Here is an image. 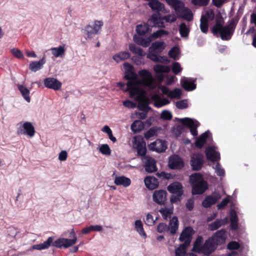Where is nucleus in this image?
<instances>
[{
	"instance_id": "nucleus-26",
	"label": "nucleus",
	"mask_w": 256,
	"mask_h": 256,
	"mask_svg": "<svg viewBox=\"0 0 256 256\" xmlns=\"http://www.w3.org/2000/svg\"><path fill=\"white\" fill-rule=\"evenodd\" d=\"M54 238L50 236L44 242L34 244L32 246L33 250H42L48 248L50 246H52Z\"/></svg>"
},
{
	"instance_id": "nucleus-63",
	"label": "nucleus",
	"mask_w": 256,
	"mask_h": 256,
	"mask_svg": "<svg viewBox=\"0 0 256 256\" xmlns=\"http://www.w3.org/2000/svg\"><path fill=\"white\" fill-rule=\"evenodd\" d=\"M155 221L156 220H154L153 216L151 214H148L146 215V219L144 220V222L146 225L152 226L154 224Z\"/></svg>"
},
{
	"instance_id": "nucleus-37",
	"label": "nucleus",
	"mask_w": 256,
	"mask_h": 256,
	"mask_svg": "<svg viewBox=\"0 0 256 256\" xmlns=\"http://www.w3.org/2000/svg\"><path fill=\"white\" fill-rule=\"evenodd\" d=\"M102 230V227L100 225H90L89 226L84 228L82 232L84 234H88L92 232H100Z\"/></svg>"
},
{
	"instance_id": "nucleus-1",
	"label": "nucleus",
	"mask_w": 256,
	"mask_h": 256,
	"mask_svg": "<svg viewBox=\"0 0 256 256\" xmlns=\"http://www.w3.org/2000/svg\"><path fill=\"white\" fill-rule=\"evenodd\" d=\"M226 232L222 228L214 232L212 236L206 240L203 244L202 254L209 256L213 253L218 246L224 244L226 238Z\"/></svg>"
},
{
	"instance_id": "nucleus-52",
	"label": "nucleus",
	"mask_w": 256,
	"mask_h": 256,
	"mask_svg": "<svg viewBox=\"0 0 256 256\" xmlns=\"http://www.w3.org/2000/svg\"><path fill=\"white\" fill-rule=\"evenodd\" d=\"M158 133V128L155 127L150 128L148 131L144 133V138L146 140H148L150 138L156 136Z\"/></svg>"
},
{
	"instance_id": "nucleus-43",
	"label": "nucleus",
	"mask_w": 256,
	"mask_h": 256,
	"mask_svg": "<svg viewBox=\"0 0 256 256\" xmlns=\"http://www.w3.org/2000/svg\"><path fill=\"white\" fill-rule=\"evenodd\" d=\"M168 34V32L163 29H160L156 32H153L150 36V38L152 40L161 38L164 36Z\"/></svg>"
},
{
	"instance_id": "nucleus-55",
	"label": "nucleus",
	"mask_w": 256,
	"mask_h": 256,
	"mask_svg": "<svg viewBox=\"0 0 256 256\" xmlns=\"http://www.w3.org/2000/svg\"><path fill=\"white\" fill-rule=\"evenodd\" d=\"M240 248V244L234 240H232L229 242L227 245V248L232 250H238Z\"/></svg>"
},
{
	"instance_id": "nucleus-31",
	"label": "nucleus",
	"mask_w": 256,
	"mask_h": 256,
	"mask_svg": "<svg viewBox=\"0 0 256 256\" xmlns=\"http://www.w3.org/2000/svg\"><path fill=\"white\" fill-rule=\"evenodd\" d=\"M150 26L148 23H144L137 25L136 27V32L140 36H144L150 30Z\"/></svg>"
},
{
	"instance_id": "nucleus-21",
	"label": "nucleus",
	"mask_w": 256,
	"mask_h": 256,
	"mask_svg": "<svg viewBox=\"0 0 256 256\" xmlns=\"http://www.w3.org/2000/svg\"><path fill=\"white\" fill-rule=\"evenodd\" d=\"M144 162V169L146 172L151 173L157 170L156 160L152 158L146 156Z\"/></svg>"
},
{
	"instance_id": "nucleus-48",
	"label": "nucleus",
	"mask_w": 256,
	"mask_h": 256,
	"mask_svg": "<svg viewBox=\"0 0 256 256\" xmlns=\"http://www.w3.org/2000/svg\"><path fill=\"white\" fill-rule=\"evenodd\" d=\"M179 48L177 46H173L168 52L169 56L175 60L179 59Z\"/></svg>"
},
{
	"instance_id": "nucleus-49",
	"label": "nucleus",
	"mask_w": 256,
	"mask_h": 256,
	"mask_svg": "<svg viewBox=\"0 0 256 256\" xmlns=\"http://www.w3.org/2000/svg\"><path fill=\"white\" fill-rule=\"evenodd\" d=\"M136 148L137 150L138 156H144L146 153V147L145 144H144V142H138V144Z\"/></svg>"
},
{
	"instance_id": "nucleus-47",
	"label": "nucleus",
	"mask_w": 256,
	"mask_h": 256,
	"mask_svg": "<svg viewBox=\"0 0 256 256\" xmlns=\"http://www.w3.org/2000/svg\"><path fill=\"white\" fill-rule=\"evenodd\" d=\"M179 32L182 37H187L190 32V28L184 22H182L179 26Z\"/></svg>"
},
{
	"instance_id": "nucleus-15",
	"label": "nucleus",
	"mask_w": 256,
	"mask_h": 256,
	"mask_svg": "<svg viewBox=\"0 0 256 256\" xmlns=\"http://www.w3.org/2000/svg\"><path fill=\"white\" fill-rule=\"evenodd\" d=\"M211 140H212V134L209 130H207L197 138L195 142V146L198 148H202L206 141Z\"/></svg>"
},
{
	"instance_id": "nucleus-46",
	"label": "nucleus",
	"mask_w": 256,
	"mask_h": 256,
	"mask_svg": "<svg viewBox=\"0 0 256 256\" xmlns=\"http://www.w3.org/2000/svg\"><path fill=\"white\" fill-rule=\"evenodd\" d=\"M52 54L56 58L62 56L64 54L65 49L64 46H60L57 48H51Z\"/></svg>"
},
{
	"instance_id": "nucleus-38",
	"label": "nucleus",
	"mask_w": 256,
	"mask_h": 256,
	"mask_svg": "<svg viewBox=\"0 0 256 256\" xmlns=\"http://www.w3.org/2000/svg\"><path fill=\"white\" fill-rule=\"evenodd\" d=\"M144 124L140 120H136L131 125V129L134 133L140 132L144 128Z\"/></svg>"
},
{
	"instance_id": "nucleus-4",
	"label": "nucleus",
	"mask_w": 256,
	"mask_h": 256,
	"mask_svg": "<svg viewBox=\"0 0 256 256\" xmlns=\"http://www.w3.org/2000/svg\"><path fill=\"white\" fill-rule=\"evenodd\" d=\"M176 119L181 122L183 125L186 126V127L188 128L192 135L194 136H196L198 135L197 128L200 125V123L198 121L188 118H176Z\"/></svg>"
},
{
	"instance_id": "nucleus-3",
	"label": "nucleus",
	"mask_w": 256,
	"mask_h": 256,
	"mask_svg": "<svg viewBox=\"0 0 256 256\" xmlns=\"http://www.w3.org/2000/svg\"><path fill=\"white\" fill-rule=\"evenodd\" d=\"M185 166L184 160L179 155L173 154L168 158V166L172 170H181Z\"/></svg>"
},
{
	"instance_id": "nucleus-20",
	"label": "nucleus",
	"mask_w": 256,
	"mask_h": 256,
	"mask_svg": "<svg viewBox=\"0 0 256 256\" xmlns=\"http://www.w3.org/2000/svg\"><path fill=\"white\" fill-rule=\"evenodd\" d=\"M148 5L153 11L156 12H168L164 8V4L158 0H150L148 3Z\"/></svg>"
},
{
	"instance_id": "nucleus-57",
	"label": "nucleus",
	"mask_w": 256,
	"mask_h": 256,
	"mask_svg": "<svg viewBox=\"0 0 256 256\" xmlns=\"http://www.w3.org/2000/svg\"><path fill=\"white\" fill-rule=\"evenodd\" d=\"M242 14V12L240 11V10H238V11L236 16L232 18L229 22L230 23L232 24L234 26L236 27V24L239 20L240 19L241 16Z\"/></svg>"
},
{
	"instance_id": "nucleus-27",
	"label": "nucleus",
	"mask_w": 256,
	"mask_h": 256,
	"mask_svg": "<svg viewBox=\"0 0 256 256\" xmlns=\"http://www.w3.org/2000/svg\"><path fill=\"white\" fill-rule=\"evenodd\" d=\"M168 226V230L170 232L171 234H174L176 233L178 228V220L176 216H174L170 220Z\"/></svg>"
},
{
	"instance_id": "nucleus-45",
	"label": "nucleus",
	"mask_w": 256,
	"mask_h": 256,
	"mask_svg": "<svg viewBox=\"0 0 256 256\" xmlns=\"http://www.w3.org/2000/svg\"><path fill=\"white\" fill-rule=\"evenodd\" d=\"M185 127L186 126L183 125L182 123V125H178L172 127L171 132L176 137H178L184 131Z\"/></svg>"
},
{
	"instance_id": "nucleus-35",
	"label": "nucleus",
	"mask_w": 256,
	"mask_h": 256,
	"mask_svg": "<svg viewBox=\"0 0 256 256\" xmlns=\"http://www.w3.org/2000/svg\"><path fill=\"white\" fill-rule=\"evenodd\" d=\"M130 54L128 52H121L114 56L113 59L117 62H120L121 60H124L130 58Z\"/></svg>"
},
{
	"instance_id": "nucleus-25",
	"label": "nucleus",
	"mask_w": 256,
	"mask_h": 256,
	"mask_svg": "<svg viewBox=\"0 0 256 256\" xmlns=\"http://www.w3.org/2000/svg\"><path fill=\"white\" fill-rule=\"evenodd\" d=\"M46 63L44 56L39 61H32L29 64V69L32 72H36L43 68V65Z\"/></svg>"
},
{
	"instance_id": "nucleus-10",
	"label": "nucleus",
	"mask_w": 256,
	"mask_h": 256,
	"mask_svg": "<svg viewBox=\"0 0 256 256\" xmlns=\"http://www.w3.org/2000/svg\"><path fill=\"white\" fill-rule=\"evenodd\" d=\"M77 241V238L68 239L65 238H59L55 241H52V246L58 248H68L75 244Z\"/></svg>"
},
{
	"instance_id": "nucleus-58",
	"label": "nucleus",
	"mask_w": 256,
	"mask_h": 256,
	"mask_svg": "<svg viewBox=\"0 0 256 256\" xmlns=\"http://www.w3.org/2000/svg\"><path fill=\"white\" fill-rule=\"evenodd\" d=\"M12 54L19 59L24 58V56L21 50L16 48H13L10 50Z\"/></svg>"
},
{
	"instance_id": "nucleus-40",
	"label": "nucleus",
	"mask_w": 256,
	"mask_h": 256,
	"mask_svg": "<svg viewBox=\"0 0 256 256\" xmlns=\"http://www.w3.org/2000/svg\"><path fill=\"white\" fill-rule=\"evenodd\" d=\"M129 49L134 54H137L140 56H145L146 54L144 50L140 47H137L134 44H129Z\"/></svg>"
},
{
	"instance_id": "nucleus-44",
	"label": "nucleus",
	"mask_w": 256,
	"mask_h": 256,
	"mask_svg": "<svg viewBox=\"0 0 256 256\" xmlns=\"http://www.w3.org/2000/svg\"><path fill=\"white\" fill-rule=\"evenodd\" d=\"M190 245V242H187L186 244H181L178 248L176 250V256H184L186 254V249Z\"/></svg>"
},
{
	"instance_id": "nucleus-22",
	"label": "nucleus",
	"mask_w": 256,
	"mask_h": 256,
	"mask_svg": "<svg viewBox=\"0 0 256 256\" xmlns=\"http://www.w3.org/2000/svg\"><path fill=\"white\" fill-rule=\"evenodd\" d=\"M146 187L150 190L157 188L159 184L158 180L154 176H148L144 180Z\"/></svg>"
},
{
	"instance_id": "nucleus-7",
	"label": "nucleus",
	"mask_w": 256,
	"mask_h": 256,
	"mask_svg": "<svg viewBox=\"0 0 256 256\" xmlns=\"http://www.w3.org/2000/svg\"><path fill=\"white\" fill-rule=\"evenodd\" d=\"M235 28L228 22V24L220 28L218 36H220L221 39L224 40H230L234 34Z\"/></svg>"
},
{
	"instance_id": "nucleus-56",
	"label": "nucleus",
	"mask_w": 256,
	"mask_h": 256,
	"mask_svg": "<svg viewBox=\"0 0 256 256\" xmlns=\"http://www.w3.org/2000/svg\"><path fill=\"white\" fill-rule=\"evenodd\" d=\"M163 20L168 23H172L177 20L176 16L174 14H170L162 16Z\"/></svg>"
},
{
	"instance_id": "nucleus-23",
	"label": "nucleus",
	"mask_w": 256,
	"mask_h": 256,
	"mask_svg": "<svg viewBox=\"0 0 256 256\" xmlns=\"http://www.w3.org/2000/svg\"><path fill=\"white\" fill-rule=\"evenodd\" d=\"M166 2L176 12V14L180 12V11L184 6V4L180 0H165Z\"/></svg>"
},
{
	"instance_id": "nucleus-64",
	"label": "nucleus",
	"mask_w": 256,
	"mask_h": 256,
	"mask_svg": "<svg viewBox=\"0 0 256 256\" xmlns=\"http://www.w3.org/2000/svg\"><path fill=\"white\" fill-rule=\"evenodd\" d=\"M194 200L193 198L188 199L186 204V209L188 211H192L194 208Z\"/></svg>"
},
{
	"instance_id": "nucleus-50",
	"label": "nucleus",
	"mask_w": 256,
	"mask_h": 256,
	"mask_svg": "<svg viewBox=\"0 0 256 256\" xmlns=\"http://www.w3.org/2000/svg\"><path fill=\"white\" fill-rule=\"evenodd\" d=\"M159 212L161 214L164 219L167 220L169 217V216L173 213V210L172 208H160L159 210Z\"/></svg>"
},
{
	"instance_id": "nucleus-54",
	"label": "nucleus",
	"mask_w": 256,
	"mask_h": 256,
	"mask_svg": "<svg viewBox=\"0 0 256 256\" xmlns=\"http://www.w3.org/2000/svg\"><path fill=\"white\" fill-rule=\"evenodd\" d=\"M215 170V172L218 176H224L225 175L224 170L221 168L220 164L219 162H217L215 166L213 167Z\"/></svg>"
},
{
	"instance_id": "nucleus-36",
	"label": "nucleus",
	"mask_w": 256,
	"mask_h": 256,
	"mask_svg": "<svg viewBox=\"0 0 256 256\" xmlns=\"http://www.w3.org/2000/svg\"><path fill=\"white\" fill-rule=\"evenodd\" d=\"M160 20H163L162 16H158V14H154L150 17L148 22L152 27L156 28Z\"/></svg>"
},
{
	"instance_id": "nucleus-9",
	"label": "nucleus",
	"mask_w": 256,
	"mask_h": 256,
	"mask_svg": "<svg viewBox=\"0 0 256 256\" xmlns=\"http://www.w3.org/2000/svg\"><path fill=\"white\" fill-rule=\"evenodd\" d=\"M148 148L150 150L161 153L166 151L167 145L165 140L157 139L156 141L149 144Z\"/></svg>"
},
{
	"instance_id": "nucleus-16",
	"label": "nucleus",
	"mask_w": 256,
	"mask_h": 256,
	"mask_svg": "<svg viewBox=\"0 0 256 256\" xmlns=\"http://www.w3.org/2000/svg\"><path fill=\"white\" fill-rule=\"evenodd\" d=\"M196 78H183L180 80L182 87L186 91H192L196 88Z\"/></svg>"
},
{
	"instance_id": "nucleus-59",
	"label": "nucleus",
	"mask_w": 256,
	"mask_h": 256,
	"mask_svg": "<svg viewBox=\"0 0 256 256\" xmlns=\"http://www.w3.org/2000/svg\"><path fill=\"white\" fill-rule=\"evenodd\" d=\"M172 69V72L174 74H178L182 70L180 63L178 62H173Z\"/></svg>"
},
{
	"instance_id": "nucleus-30",
	"label": "nucleus",
	"mask_w": 256,
	"mask_h": 256,
	"mask_svg": "<svg viewBox=\"0 0 256 256\" xmlns=\"http://www.w3.org/2000/svg\"><path fill=\"white\" fill-rule=\"evenodd\" d=\"M166 45L164 41H156L151 45L150 49L156 52H161L165 48Z\"/></svg>"
},
{
	"instance_id": "nucleus-42",
	"label": "nucleus",
	"mask_w": 256,
	"mask_h": 256,
	"mask_svg": "<svg viewBox=\"0 0 256 256\" xmlns=\"http://www.w3.org/2000/svg\"><path fill=\"white\" fill-rule=\"evenodd\" d=\"M200 29L202 32L207 33L208 29V22L206 16L202 15L200 20Z\"/></svg>"
},
{
	"instance_id": "nucleus-53",
	"label": "nucleus",
	"mask_w": 256,
	"mask_h": 256,
	"mask_svg": "<svg viewBox=\"0 0 256 256\" xmlns=\"http://www.w3.org/2000/svg\"><path fill=\"white\" fill-rule=\"evenodd\" d=\"M100 152L104 155L108 156L111 154L110 149L108 144H102L98 148Z\"/></svg>"
},
{
	"instance_id": "nucleus-41",
	"label": "nucleus",
	"mask_w": 256,
	"mask_h": 256,
	"mask_svg": "<svg viewBox=\"0 0 256 256\" xmlns=\"http://www.w3.org/2000/svg\"><path fill=\"white\" fill-rule=\"evenodd\" d=\"M84 33L86 35L88 38H92L94 34H97V30L92 28V26L87 25L84 28L82 29Z\"/></svg>"
},
{
	"instance_id": "nucleus-60",
	"label": "nucleus",
	"mask_w": 256,
	"mask_h": 256,
	"mask_svg": "<svg viewBox=\"0 0 256 256\" xmlns=\"http://www.w3.org/2000/svg\"><path fill=\"white\" fill-rule=\"evenodd\" d=\"M147 58L156 62H160V59L162 58V56L152 52L148 54Z\"/></svg>"
},
{
	"instance_id": "nucleus-28",
	"label": "nucleus",
	"mask_w": 256,
	"mask_h": 256,
	"mask_svg": "<svg viewBox=\"0 0 256 256\" xmlns=\"http://www.w3.org/2000/svg\"><path fill=\"white\" fill-rule=\"evenodd\" d=\"M114 183L116 186L122 185L124 187H127L130 184L131 180L129 178L124 176H118L116 177Z\"/></svg>"
},
{
	"instance_id": "nucleus-24",
	"label": "nucleus",
	"mask_w": 256,
	"mask_h": 256,
	"mask_svg": "<svg viewBox=\"0 0 256 256\" xmlns=\"http://www.w3.org/2000/svg\"><path fill=\"white\" fill-rule=\"evenodd\" d=\"M182 18L188 22H190L193 20L194 16L192 10L187 7L184 6L180 11V12L177 14Z\"/></svg>"
},
{
	"instance_id": "nucleus-14",
	"label": "nucleus",
	"mask_w": 256,
	"mask_h": 256,
	"mask_svg": "<svg viewBox=\"0 0 256 256\" xmlns=\"http://www.w3.org/2000/svg\"><path fill=\"white\" fill-rule=\"evenodd\" d=\"M194 234V230L191 226L186 227L182 231L179 238V240L181 242H184L186 244L187 242H191L192 236Z\"/></svg>"
},
{
	"instance_id": "nucleus-11",
	"label": "nucleus",
	"mask_w": 256,
	"mask_h": 256,
	"mask_svg": "<svg viewBox=\"0 0 256 256\" xmlns=\"http://www.w3.org/2000/svg\"><path fill=\"white\" fill-rule=\"evenodd\" d=\"M167 194L166 190H156L152 194L153 201L160 205H164L167 200Z\"/></svg>"
},
{
	"instance_id": "nucleus-33",
	"label": "nucleus",
	"mask_w": 256,
	"mask_h": 256,
	"mask_svg": "<svg viewBox=\"0 0 256 256\" xmlns=\"http://www.w3.org/2000/svg\"><path fill=\"white\" fill-rule=\"evenodd\" d=\"M18 88L22 94L23 98L28 102H30V91L25 86L22 84H18Z\"/></svg>"
},
{
	"instance_id": "nucleus-5",
	"label": "nucleus",
	"mask_w": 256,
	"mask_h": 256,
	"mask_svg": "<svg viewBox=\"0 0 256 256\" xmlns=\"http://www.w3.org/2000/svg\"><path fill=\"white\" fill-rule=\"evenodd\" d=\"M204 164V157L202 154H194L191 156L190 165L193 170L198 171L200 170Z\"/></svg>"
},
{
	"instance_id": "nucleus-51",
	"label": "nucleus",
	"mask_w": 256,
	"mask_h": 256,
	"mask_svg": "<svg viewBox=\"0 0 256 256\" xmlns=\"http://www.w3.org/2000/svg\"><path fill=\"white\" fill-rule=\"evenodd\" d=\"M182 94V91L179 88H175L174 90L170 91L169 97L171 98L180 99Z\"/></svg>"
},
{
	"instance_id": "nucleus-17",
	"label": "nucleus",
	"mask_w": 256,
	"mask_h": 256,
	"mask_svg": "<svg viewBox=\"0 0 256 256\" xmlns=\"http://www.w3.org/2000/svg\"><path fill=\"white\" fill-rule=\"evenodd\" d=\"M216 24L212 28V32L214 36L218 37L220 28L224 26V22L222 15L220 12L216 16Z\"/></svg>"
},
{
	"instance_id": "nucleus-29",
	"label": "nucleus",
	"mask_w": 256,
	"mask_h": 256,
	"mask_svg": "<svg viewBox=\"0 0 256 256\" xmlns=\"http://www.w3.org/2000/svg\"><path fill=\"white\" fill-rule=\"evenodd\" d=\"M227 221V218L224 219H216L215 221L208 224V228L211 231L216 230L222 226L224 225Z\"/></svg>"
},
{
	"instance_id": "nucleus-12",
	"label": "nucleus",
	"mask_w": 256,
	"mask_h": 256,
	"mask_svg": "<svg viewBox=\"0 0 256 256\" xmlns=\"http://www.w3.org/2000/svg\"><path fill=\"white\" fill-rule=\"evenodd\" d=\"M217 147L210 146L206 149L205 153L207 159L212 162H218L220 159V153L216 151Z\"/></svg>"
},
{
	"instance_id": "nucleus-39",
	"label": "nucleus",
	"mask_w": 256,
	"mask_h": 256,
	"mask_svg": "<svg viewBox=\"0 0 256 256\" xmlns=\"http://www.w3.org/2000/svg\"><path fill=\"white\" fill-rule=\"evenodd\" d=\"M134 227L136 230L140 234V235L144 238L146 237V234L143 228V224L141 220H138L135 221Z\"/></svg>"
},
{
	"instance_id": "nucleus-8",
	"label": "nucleus",
	"mask_w": 256,
	"mask_h": 256,
	"mask_svg": "<svg viewBox=\"0 0 256 256\" xmlns=\"http://www.w3.org/2000/svg\"><path fill=\"white\" fill-rule=\"evenodd\" d=\"M17 133L18 134L27 135L32 138L35 134L34 128L31 122H26L18 128Z\"/></svg>"
},
{
	"instance_id": "nucleus-2",
	"label": "nucleus",
	"mask_w": 256,
	"mask_h": 256,
	"mask_svg": "<svg viewBox=\"0 0 256 256\" xmlns=\"http://www.w3.org/2000/svg\"><path fill=\"white\" fill-rule=\"evenodd\" d=\"M190 182L192 186V195L202 194L208 188L206 181L200 173H194L190 176Z\"/></svg>"
},
{
	"instance_id": "nucleus-61",
	"label": "nucleus",
	"mask_w": 256,
	"mask_h": 256,
	"mask_svg": "<svg viewBox=\"0 0 256 256\" xmlns=\"http://www.w3.org/2000/svg\"><path fill=\"white\" fill-rule=\"evenodd\" d=\"M210 0H192V3L194 6H207Z\"/></svg>"
},
{
	"instance_id": "nucleus-34",
	"label": "nucleus",
	"mask_w": 256,
	"mask_h": 256,
	"mask_svg": "<svg viewBox=\"0 0 256 256\" xmlns=\"http://www.w3.org/2000/svg\"><path fill=\"white\" fill-rule=\"evenodd\" d=\"M203 238L202 236H198L194 244V250L196 252L202 253L203 249Z\"/></svg>"
},
{
	"instance_id": "nucleus-6",
	"label": "nucleus",
	"mask_w": 256,
	"mask_h": 256,
	"mask_svg": "<svg viewBox=\"0 0 256 256\" xmlns=\"http://www.w3.org/2000/svg\"><path fill=\"white\" fill-rule=\"evenodd\" d=\"M222 196L218 192H214L211 194L207 196L202 201V206L206 208H210L221 198Z\"/></svg>"
},
{
	"instance_id": "nucleus-13",
	"label": "nucleus",
	"mask_w": 256,
	"mask_h": 256,
	"mask_svg": "<svg viewBox=\"0 0 256 256\" xmlns=\"http://www.w3.org/2000/svg\"><path fill=\"white\" fill-rule=\"evenodd\" d=\"M44 84L46 88L58 90L60 89L62 84L58 80L54 78H47L44 80Z\"/></svg>"
},
{
	"instance_id": "nucleus-18",
	"label": "nucleus",
	"mask_w": 256,
	"mask_h": 256,
	"mask_svg": "<svg viewBox=\"0 0 256 256\" xmlns=\"http://www.w3.org/2000/svg\"><path fill=\"white\" fill-rule=\"evenodd\" d=\"M184 187L182 184L176 182L170 184L168 186V190L173 194L182 196L184 194Z\"/></svg>"
},
{
	"instance_id": "nucleus-62",
	"label": "nucleus",
	"mask_w": 256,
	"mask_h": 256,
	"mask_svg": "<svg viewBox=\"0 0 256 256\" xmlns=\"http://www.w3.org/2000/svg\"><path fill=\"white\" fill-rule=\"evenodd\" d=\"M176 106L177 108L182 110L188 107L187 100H182L176 102Z\"/></svg>"
},
{
	"instance_id": "nucleus-19",
	"label": "nucleus",
	"mask_w": 256,
	"mask_h": 256,
	"mask_svg": "<svg viewBox=\"0 0 256 256\" xmlns=\"http://www.w3.org/2000/svg\"><path fill=\"white\" fill-rule=\"evenodd\" d=\"M156 76L160 81L164 79V73H168L170 71V68L168 66L161 64H156L154 68Z\"/></svg>"
},
{
	"instance_id": "nucleus-32",
	"label": "nucleus",
	"mask_w": 256,
	"mask_h": 256,
	"mask_svg": "<svg viewBox=\"0 0 256 256\" xmlns=\"http://www.w3.org/2000/svg\"><path fill=\"white\" fill-rule=\"evenodd\" d=\"M133 38L134 42H136L138 44L141 45L144 48L148 46L150 42L152 41L150 37L146 38H142L140 36H138L136 34L134 36Z\"/></svg>"
}]
</instances>
